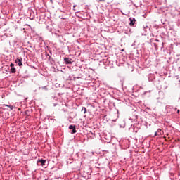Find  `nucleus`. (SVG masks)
<instances>
[{
  "label": "nucleus",
  "mask_w": 180,
  "mask_h": 180,
  "mask_svg": "<svg viewBox=\"0 0 180 180\" xmlns=\"http://www.w3.org/2000/svg\"><path fill=\"white\" fill-rule=\"evenodd\" d=\"M22 61H23V59L21 58H17L15 60V63H16V64H18L19 65V67H22V65H23V63H22Z\"/></svg>",
  "instance_id": "1"
},
{
  "label": "nucleus",
  "mask_w": 180,
  "mask_h": 180,
  "mask_svg": "<svg viewBox=\"0 0 180 180\" xmlns=\"http://www.w3.org/2000/svg\"><path fill=\"white\" fill-rule=\"evenodd\" d=\"M69 129L70 130H72L71 134H75V133H77V129H75V125H70Z\"/></svg>",
  "instance_id": "2"
},
{
  "label": "nucleus",
  "mask_w": 180,
  "mask_h": 180,
  "mask_svg": "<svg viewBox=\"0 0 180 180\" xmlns=\"http://www.w3.org/2000/svg\"><path fill=\"white\" fill-rule=\"evenodd\" d=\"M164 133L162 132V131L161 130V129H158V131L155 133V136H161Z\"/></svg>",
  "instance_id": "3"
},
{
  "label": "nucleus",
  "mask_w": 180,
  "mask_h": 180,
  "mask_svg": "<svg viewBox=\"0 0 180 180\" xmlns=\"http://www.w3.org/2000/svg\"><path fill=\"white\" fill-rule=\"evenodd\" d=\"M38 162H40L41 167H44V165H46V160H43V159L39 160Z\"/></svg>",
  "instance_id": "4"
},
{
  "label": "nucleus",
  "mask_w": 180,
  "mask_h": 180,
  "mask_svg": "<svg viewBox=\"0 0 180 180\" xmlns=\"http://www.w3.org/2000/svg\"><path fill=\"white\" fill-rule=\"evenodd\" d=\"M129 20H130V26H134V24L136 23V19H131V18H129Z\"/></svg>",
  "instance_id": "5"
},
{
  "label": "nucleus",
  "mask_w": 180,
  "mask_h": 180,
  "mask_svg": "<svg viewBox=\"0 0 180 180\" xmlns=\"http://www.w3.org/2000/svg\"><path fill=\"white\" fill-rule=\"evenodd\" d=\"M64 60H65V64H71V60H70V58H65V59H64Z\"/></svg>",
  "instance_id": "6"
},
{
  "label": "nucleus",
  "mask_w": 180,
  "mask_h": 180,
  "mask_svg": "<svg viewBox=\"0 0 180 180\" xmlns=\"http://www.w3.org/2000/svg\"><path fill=\"white\" fill-rule=\"evenodd\" d=\"M11 72H12V74H15V72H16V68H11Z\"/></svg>",
  "instance_id": "7"
},
{
  "label": "nucleus",
  "mask_w": 180,
  "mask_h": 180,
  "mask_svg": "<svg viewBox=\"0 0 180 180\" xmlns=\"http://www.w3.org/2000/svg\"><path fill=\"white\" fill-rule=\"evenodd\" d=\"M82 112H84V113H86V108L83 107V108H82Z\"/></svg>",
  "instance_id": "8"
},
{
  "label": "nucleus",
  "mask_w": 180,
  "mask_h": 180,
  "mask_svg": "<svg viewBox=\"0 0 180 180\" xmlns=\"http://www.w3.org/2000/svg\"><path fill=\"white\" fill-rule=\"evenodd\" d=\"M5 106H7V108H10L11 110H13V105H5Z\"/></svg>",
  "instance_id": "9"
},
{
  "label": "nucleus",
  "mask_w": 180,
  "mask_h": 180,
  "mask_svg": "<svg viewBox=\"0 0 180 180\" xmlns=\"http://www.w3.org/2000/svg\"><path fill=\"white\" fill-rule=\"evenodd\" d=\"M10 67H11V68H13L15 67V65L13 63H11Z\"/></svg>",
  "instance_id": "10"
},
{
  "label": "nucleus",
  "mask_w": 180,
  "mask_h": 180,
  "mask_svg": "<svg viewBox=\"0 0 180 180\" xmlns=\"http://www.w3.org/2000/svg\"><path fill=\"white\" fill-rule=\"evenodd\" d=\"M106 0H98V2H105Z\"/></svg>",
  "instance_id": "11"
},
{
  "label": "nucleus",
  "mask_w": 180,
  "mask_h": 180,
  "mask_svg": "<svg viewBox=\"0 0 180 180\" xmlns=\"http://www.w3.org/2000/svg\"><path fill=\"white\" fill-rule=\"evenodd\" d=\"M44 89H47V86L43 87Z\"/></svg>",
  "instance_id": "12"
}]
</instances>
